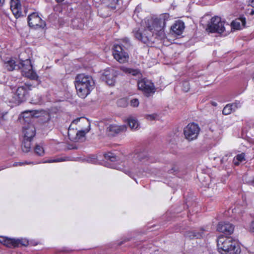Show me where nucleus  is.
<instances>
[{
	"label": "nucleus",
	"instance_id": "nucleus-54",
	"mask_svg": "<svg viewBox=\"0 0 254 254\" xmlns=\"http://www.w3.org/2000/svg\"><path fill=\"white\" fill-rule=\"evenodd\" d=\"M56 0L58 2H60L64 1V0Z\"/></svg>",
	"mask_w": 254,
	"mask_h": 254
},
{
	"label": "nucleus",
	"instance_id": "nucleus-45",
	"mask_svg": "<svg viewBox=\"0 0 254 254\" xmlns=\"http://www.w3.org/2000/svg\"><path fill=\"white\" fill-rule=\"evenodd\" d=\"M250 230L251 232H254V221L252 222L250 227Z\"/></svg>",
	"mask_w": 254,
	"mask_h": 254
},
{
	"label": "nucleus",
	"instance_id": "nucleus-56",
	"mask_svg": "<svg viewBox=\"0 0 254 254\" xmlns=\"http://www.w3.org/2000/svg\"><path fill=\"white\" fill-rule=\"evenodd\" d=\"M2 4V0H0V5Z\"/></svg>",
	"mask_w": 254,
	"mask_h": 254
},
{
	"label": "nucleus",
	"instance_id": "nucleus-47",
	"mask_svg": "<svg viewBox=\"0 0 254 254\" xmlns=\"http://www.w3.org/2000/svg\"><path fill=\"white\" fill-rule=\"evenodd\" d=\"M234 104H236V106H233V108H235V110L236 109H237V108H238L239 107H240V102H238V103H237V102H235V103H234Z\"/></svg>",
	"mask_w": 254,
	"mask_h": 254
},
{
	"label": "nucleus",
	"instance_id": "nucleus-38",
	"mask_svg": "<svg viewBox=\"0 0 254 254\" xmlns=\"http://www.w3.org/2000/svg\"><path fill=\"white\" fill-rule=\"evenodd\" d=\"M117 169H120L123 172H124L126 174H127L128 176L131 177V172L130 170L125 168L123 167V168H121L120 167L116 168Z\"/></svg>",
	"mask_w": 254,
	"mask_h": 254
},
{
	"label": "nucleus",
	"instance_id": "nucleus-60",
	"mask_svg": "<svg viewBox=\"0 0 254 254\" xmlns=\"http://www.w3.org/2000/svg\"><path fill=\"white\" fill-rule=\"evenodd\" d=\"M4 0H2V3L4 2Z\"/></svg>",
	"mask_w": 254,
	"mask_h": 254
},
{
	"label": "nucleus",
	"instance_id": "nucleus-28",
	"mask_svg": "<svg viewBox=\"0 0 254 254\" xmlns=\"http://www.w3.org/2000/svg\"><path fill=\"white\" fill-rule=\"evenodd\" d=\"M245 154L244 153L238 154L235 158H234V164L236 166L239 165L240 162L245 160Z\"/></svg>",
	"mask_w": 254,
	"mask_h": 254
},
{
	"label": "nucleus",
	"instance_id": "nucleus-29",
	"mask_svg": "<svg viewBox=\"0 0 254 254\" xmlns=\"http://www.w3.org/2000/svg\"><path fill=\"white\" fill-rule=\"evenodd\" d=\"M104 157L107 160L114 162L118 159V157L112 152H108L104 154Z\"/></svg>",
	"mask_w": 254,
	"mask_h": 254
},
{
	"label": "nucleus",
	"instance_id": "nucleus-24",
	"mask_svg": "<svg viewBox=\"0 0 254 254\" xmlns=\"http://www.w3.org/2000/svg\"><path fill=\"white\" fill-rule=\"evenodd\" d=\"M121 70L126 73H129L132 75L136 76L140 74V71L138 69L127 68L125 66H121Z\"/></svg>",
	"mask_w": 254,
	"mask_h": 254
},
{
	"label": "nucleus",
	"instance_id": "nucleus-22",
	"mask_svg": "<svg viewBox=\"0 0 254 254\" xmlns=\"http://www.w3.org/2000/svg\"><path fill=\"white\" fill-rule=\"evenodd\" d=\"M28 245V241L25 239H12V247H18L20 246H27Z\"/></svg>",
	"mask_w": 254,
	"mask_h": 254
},
{
	"label": "nucleus",
	"instance_id": "nucleus-8",
	"mask_svg": "<svg viewBox=\"0 0 254 254\" xmlns=\"http://www.w3.org/2000/svg\"><path fill=\"white\" fill-rule=\"evenodd\" d=\"M80 120H82L84 122H85L87 124V127L85 128L84 129H81L80 130H78L76 131V137L75 139L77 141H83L84 140V137L85 136V134L88 133L90 129V123L87 121H86V120L84 118H78L76 119L73 120L70 125L68 129V135L69 137H70V132L71 131H73V128H72L71 129L72 126L73 125V124H76L77 123H78Z\"/></svg>",
	"mask_w": 254,
	"mask_h": 254
},
{
	"label": "nucleus",
	"instance_id": "nucleus-48",
	"mask_svg": "<svg viewBox=\"0 0 254 254\" xmlns=\"http://www.w3.org/2000/svg\"><path fill=\"white\" fill-rule=\"evenodd\" d=\"M250 4L254 8V0H251L250 2Z\"/></svg>",
	"mask_w": 254,
	"mask_h": 254
},
{
	"label": "nucleus",
	"instance_id": "nucleus-34",
	"mask_svg": "<svg viewBox=\"0 0 254 254\" xmlns=\"http://www.w3.org/2000/svg\"><path fill=\"white\" fill-rule=\"evenodd\" d=\"M42 102V97L41 95H37L35 97H33L31 103L34 104H40Z\"/></svg>",
	"mask_w": 254,
	"mask_h": 254
},
{
	"label": "nucleus",
	"instance_id": "nucleus-40",
	"mask_svg": "<svg viewBox=\"0 0 254 254\" xmlns=\"http://www.w3.org/2000/svg\"><path fill=\"white\" fill-rule=\"evenodd\" d=\"M156 117V115L152 114V115H148L146 116V119L149 121H153L155 119Z\"/></svg>",
	"mask_w": 254,
	"mask_h": 254
},
{
	"label": "nucleus",
	"instance_id": "nucleus-25",
	"mask_svg": "<svg viewBox=\"0 0 254 254\" xmlns=\"http://www.w3.org/2000/svg\"><path fill=\"white\" fill-rule=\"evenodd\" d=\"M114 46H119L122 47V49H124L126 51H127L130 48L131 45L129 39L125 38L122 39V43L120 45H115Z\"/></svg>",
	"mask_w": 254,
	"mask_h": 254
},
{
	"label": "nucleus",
	"instance_id": "nucleus-33",
	"mask_svg": "<svg viewBox=\"0 0 254 254\" xmlns=\"http://www.w3.org/2000/svg\"><path fill=\"white\" fill-rule=\"evenodd\" d=\"M194 232V237L195 239H200L204 235L205 230L201 228L199 231H193Z\"/></svg>",
	"mask_w": 254,
	"mask_h": 254
},
{
	"label": "nucleus",
	"instance_id": "nucleus-32",
	"mask_svg": "<svg viewBox=\"0 0 254 254\" xmlns=\"http://www.w3.org/2000/svg\"><path fill=\"white\" fill-rule=\"evenodd\" d=\"M117 105L120 107H126L128 105V102L126 98H121L117 101Z\"/></svg>",
	"mask_w": 254,
	"mask_h": 254
},
{
	"label": "nucleus",
	"instance_id": "nucleus-11",
	"mask_svg": "<svg viewBox=\"0 0 254 254\" xmlns=\"http://www.w3.org/2000/svg\"><path fill=\"white\" fill-rule=\"evenodd\" d=\"M113 55L114 58L120 63L127 62L129 58L127 52L119 46H114Z\"/></svg>",
	"mask_w": 254,
	"mask_h": 254
},
{
	"label": "nucleus",
	"instance_id": "nucleus-20",
	"mask_svg": "<svg viewBox=\"0 0 254 254\" xmlns=\"http://www.w3.org/2000/svg\"><path fill=\"white\" fill-rule=\"evenodd\" d=\"M33 139L24 138L21 145V149L23 152L27 153L31 150V141Z\"/></svg>",
	"mask_w": 254,
	"mask_h": 254
},
{
	"label": "nucleus",
	"instance_id": "nucleus-5",
	"mask_svg": "<svg viewBox=\"0 0 254 254\" xmlns=\"http://www.w3.org/2000/svg\"><path fill=\"white\" fill-rule=\"evenodd\" d=\"M32 85L29 83H25L18 86L16 90L13 99L10 102L16 104H19L26 101L29 96V91L31 90Z\"/></svg>",
	"mask_w": 254,
	"mask_h": 254
},
{
	"label": "nucleus",
	"instance_id": "nucleus-57",
	"mask_svg": "<svg viewBox=\"0 0 254 254\" xmlns=\"http://www.w3.org/2000/svg\"><path fill=\"white\" fill-rule=\"evenodd\" d=\"M129 240V239H125V240L124 241L126 242V241H128Z\"/></svg>",
	"mask_w": 254,
	"mask_h": 254
},
{
	"label": "nucleus",
	"instance_id": "nucleus-1",
	"mask_svg": "<svg viewBox=\"0 0 254 254\" xmlns=\"http://www.w3.org/2000/svg\"><path fill=\"white\" fill-rule=\"evenodd\" d=\"M170 19L168 13L161 14L158 17L148 20L144 29L135 28L133 33L136 39L146 44H152L155 39L165 38L164 28L166 22Z\"/></svg>",
	"mask_w": 254,
	"mask_h": 254
},
{
	"label": "nucleus",
	"instance_id": "nucleus-46",
	"mask_svg": "<svg viewBox=\"0 0 254 254\" xmlns=\"http://www.w3.org/2000/svg\"><path fill=\"white\" fill-rule=\"evenodd\" d=\"M183 85L184 86H187L186 89H184L185 91V92H187L189 89V85L188 82H185V83H184Z\"/></svg>",
	"mask_w": 254,
	"mask_h": 254
},
{
	"label": "nucleus",
	"instance_id": "nucleus-53",
	"mask_svg": "<svg viewBox=\"0 0 254 254\" xmlns=\"http://www.w3.org/2000/svg\"><path fill=\"white\" fill-rule=\"evenodd\" d=\"M123 243H124V242H123V241H121V242H120L118 244H119V245H122Z\"/></svg>",
	"mask_w": 254,
	"mask_h": 254
},
{
	"label": "nucleus",
	"instance_id": "nucleus-39",
	"mask_svg": "<svg viewBox=\"0 0 254 254\" xmlns=\"http://www.w3.org/2000/svg\"><path fill=\"white\" fill-rule=\"evenodd\" d=\"M168 171L169 173H176L178 172V167L177 166H174L171 170Z\"/></svg>",
	"mask_w": 254,
	"mask_h": 254
},
{
	"label": "nucleus",
	"instance_id": "nucleus-41",
	"mask_svg": "<svg viewBox=\"0 0 254 254\" xmlns=\"http://www.w3.org/2000/svg\"><path fill=\"white\" fill-rule=\"evenodd\" d=\"M111 0V7L114 9L116 8L115 5L118 4V2L120 0Z\"/></svg>",
	"mask_w": 254,
	"mask_h": 254
},
{
	"label": "nucleus",
	"instance_id": "nucleus-51",
	"mask_svg": "<svg viewBox=\"0 0 254 254\" xmlns=\"http://www.w3.org/2000/svg\"><path fill=\"white\" fill-rule=\"evenodd\" d=\"M209 131H211V132H213L215 131V129L214 128H212V127H210Z\"/></svg>",
	"mask_w": 254,
	"mask_h": 254
},
{
	"label": "nucleus",
	"instance_id": "nucleus-55",
	"mask_svg": "<svg viewBox=\"0 0 254 254\" xmlns=\"http://www.w3.org/2000/svg\"><path fill=\"white\" fill-rule=\"evenodd\" d=\"M8 167H9V166H4L3 167H2V169H4L6 168H8Z\"/></svg>",
	"mask_w": 254,
	"mask_h": 254
},
{
	"label": "nucleus",
	"instance_id": "nucleus-17",
	"mask_svg": "<svg viewBox=\"0 0 254 254\" xmlns=\"http://www.w3.org/2000/svg\"><path fill=\"white\" fill-rule=\"evenodd\" d=\"M246 20L244 17H240L233 21L231 26L236 30H240L246 27Z\"/></svg>",
	"mask_w": 254,
	"mask_h": 254
},
{
	"label": "nucleus",
	"instance_id": "nucleus-26",
	"mask_svg": "<svg viewBox=\"0 0 254 254\" xmlns=\"http://www.w3.org/2000/svg\"><path fill=\"white\" fill-rule=\"evenodd\" d=\"M236 104H227L223 109L222 111L223 114L228 115L230 114L233 111H235V108L233 106H236Z\"/></svg>",
	"mask_w": 254,
	"mask_h": 254
},
{
	"label": "nucleus",
	"instance_id": "nucleus-19",
	"mask_svg": "<svg viewBox=\"0 0 254 254\" xmlns=\"http://www.w3.org/2000/svg\"><path fill=\"white\" fill-rule=\"evenodd\" d=\"M149 157L146 152H141L136 153L134 156V161L135 163H144L148 161Z\"/></svg>",
	"mask_w": 254,
	"mask_h": 254
},
{
	"label": "nucleus",
	"instance_id": "nucleus-23",
	"mask_svg": "<svg viewBox=\"0 0 254 254\" xmlns=\"http://www.w3.org/2000/svg\"><path fill=\"white\" fill-rule=\"evenodd\" d=\"M33 111H26L24 112L21 114L20 116V120H22L21 118H23V120L27 122V124L31 122V119L33 118V114H32Z\"/></svg>",
	"mask_w": 254,
	"mask_h": 254
},
{
	"label": "nucleus",
	"instance_id": "nucleus-31",
	"mask_svg": "<svg viewBox=\"0 0 254 254\" xmlns=\"http://www.w3.org/2000/svg\"><path fill=\"white\" fill-rule=\"evenodd\" d=\"M34 152L36 155L39 156H43L45 154L43 147L40 144L36 145L34 148Z\"/></svg>",
	"mask_w": 254,
	"mask_h": 254
},
{
	"label": "nucleus",
	"instance_id": "nucleus-21",
	"mask_svg": "<svg viewBox=\"0 0 254 254\" xmlns=\"http://www.w3.org/2000/svg\"><path fill=\"white\" fill-rule=\"evenodd\" d=\"M127 121L128 125L131 129H136L138 128L139 124L136 118L130 116L127 118Z\"/></svg>",
	"mask_w": 254,
	"mask_h": 254
},
{
	"label": "nucleus",
	"instance_id": "nucleus-15",
	"mask_svg": "<svg viewBox=\"0 0 254 254\" xmlns=\"http://www.w3.org/2000/svg\"><path fill=\"white\" fill-rule=\"evenodd\" d=\"M24 138L33 139L36 134V129L34 125L28 123L23 127Z\"/></svg>",
	"mask_w": 254,
	"mask_h": 254
},
{
	"label": "nucleus",
	"instance_id": "nucleus-59",
	"mask_svg": "<svg viewBox=\"0 0 254 254\" xmlns=\"http://www.w3.org/2000/svg\"><path fill=\"white\" fill-rule=\"evenodd\" d=\"M213 105L215 106L216 105V103H213Z\"/></svg>",
	"mask_w": 254,
	"mask_h": 254
},
{
	"label": "nucleus",
	"instance_id": "nucleus-44",
	"mask_svg": "<svg viewBox=\"0 0 254 254\" xmlns=\"http://www.w3.org/2000/svg\"><path fill=\"white\" fill-rule=\"evenodd\" d=\"M7 112H5V113H2L1 114V118L2 120H7V118H6V115H7Z\"/></svg>",
	"mask_w": 254,
	"mask_h": 254
},
{
	"label": "nucleus",
	"instance_id": "nucleus-37",
	"mask_svg": "<svg viewBox=\"0 0 254 254\" xmlns=\"http://www.w3.org/2000/svg\"><path fill=\"white\" fill-rule=\"evenodd\" d=\"M33 163L32 162H28L27 161H25L24 162H16L13 164L12 166L16 167V166H22L25 164H33Z\"/></svg>",
	"mask_w": 254,
	"mask_h": 254
},
{
	"label": "nucleus",
	"instance_id": "nucleus-30",
	"mask_svg": "<svg viewBox=\"0 0 254 254\" xmlns=\"http://www.w3.org/2000/svg\"><path fill=\"white\" fill-rule=\"evenodd\" d=\"M70 159L69 157H58L55 159H50L47 161H45L44 163H55V162H60L63 161H70Z\"/></svg>",
	"mask_w": 254,
	"mask_h": 254
},
{
	"label": "nucleus",
	"instance_id": "nucleus-7",
	"mask_svg": "<svg viewBox=\"0 0 254 254\" xmlns=\"http://www.w3.org/2000/svg\"><path fill=\"white\" fill-rule=\"evenodd\" d=\"M225 22L222 21L219 16H214L211 19L210 23L208 24L207 28L211 33H223L225 31L224 26Z\"/></svg>",
	"mask_w": 254,
	"mask_h": 254
},
{
	"label": "nucleus",
	"instance_id": "nucleus-27",
	"mask_svg": "<svg viewBox=\"0 0 254 254\" xmlns=\"http://www.w3.org/2000/svg\"><path fill=\"white\" fill-rule=\"evenodd\" d=\"M0 243L9 248H12V239L0 236Z\"/></svg>",
	"mask_w": 254,
	"mask_h": 254
},
{
	"label": "nucleus",
	"instance_id": "nucleus-12",
	"mask_svg": "<svg viewBox=\"0 0 254 254\" xmlns=\"http://www.w3.org/2000/svg\"><path fill=\"white\" fill-rule=\"evenodd\" d=\"M118 74L117 71L110 68L106 70L101 76V79L105 81L108 85L113 86L115 84L116 77Z\"/></svg>",
	"mask_w": 254,
	"mask_h": 254
},
{
	"label": "nucleus",
	"instance_id": "nucleus-52",
	"mask_svg": "<svg viewBox=\"0 0 254 254\" xmlns=\"http://www.w3.org/2000/svg\"><path fill=\"white\" fill-rule=\"evenodd\" d=\"M63 251L66 252V253H69L71 251V250H63Z\"/></svg>",
	"mask_w": 254,
	"mask_h": 254
},
{
	"label": "nucleus",
	"instance_id": "nucleus-13",
	"mask_svg": "<svg viewBox=\"0 0 254 254\" xmlns=\"http://www.w3.org/2000/svg\"><path fill=\"white\" fill-rule=\"evenodd\" d=\"M10 9L15 17L17 18L26 15L25 11H22V5L20 0H10Z\"/></svg>",
	"mask_w": 254,
	"mask_h": 254
},
{
	"label": "nucleus",
	"instance_id": "nucleus-2",
	"mask_svg": "<svg viewBox=\"0 0 254 254\" xmlns=\"http://www.w3.org/2000/svg\"><path fill=\"white\" fill-rule=\"evenodd\" d=\"M5 66L6 69L9 71L20 69L23 76L31 80H35L37 82V84H38L40 82L39 76L36 72L33 70L30 59L21 61L18 64H16L14 61H10L5 64Z\"/></svg>",
	"mask_w": 254,
	"mask_h": 254
},
{
	"label": "nucleus",
	"instance_id": "nucleus-16",
	"mask_svg": "<svg viewBox=\"0 0 254 254\" xmlns=\"http://www.w3.org/2000/svg\"><path fill=\"white\" fill-rule=\"evenodd\" d=\"M127 127L125 125H111L107 127V131L110 135L114 136L122 131H125Z\"/></svg>",
	"mask_w": 254,
	"mask_h": 254
},
{
	"label": "nucleus",
	"instance_id": "nucleus-43",
	"mask_svg": "<svg viewBox=\"0 0 254 254\" xmlns=\"http://www.w3.org/2000/svg\"><path fill=\"white\" fill-rule=\"evenodd\" d=\"M68 149H77L78 147L75 144L69 145L68 146Z\"/></svg>",
	"mask_w": 254,
	"mask_h": 254
},
{
	"label": "nucleus",
	"instance_id": "nucleus-14",
	"mask_svg": "<svg viewBox=\"0 0 254 254\" xmlns=\"http://www.w3.org/2000/svg\"><path fill=\"white\" fill-rule=\"evenodd\" d=\"M234 226L228 222H220L217 228V230L226 235H230L234 231Z\"/></svg>",
	"mask_w": 254,
	"mask_h": 254
},
{
	"label": "nucleus",
	"instance_id": "nucleus-35",
	"mask_svg": "<svg viewBox=\"0 0 254 254\" xmlns=\"http://www.w3.org/2000/svg\"><path fill=\"white\" fill-rule=\"evenodd\" d=\"M184 235L186 238L189 239H195L194 237V232L192 231L186 232Z\"/></svg>",
	"mask_w": 254,
	"mask_h": 254
},
{
	"label": "nucleus",
	"instance_id": "nucleus-49",
	"mask_svg": "<svg viewBox=\"0 0 254 254\" xmlns=\"http://www.w3.org/2000/svg\"><path fill=\"white\" fill-rule=\"evenodd\" d=\"M250 184H251V185H252V186L254 187V178L253 179V180H252L251 181Z\"/></svg>",
	"mask_w": 254,
	"mask_h": 254
},
{
	"label": "nucleus",
	"instance_id": "nucleus-18",
	"mask_svg": "<svg viewBox=\"0 0 254 254\" xmlns=\"http://www.w3.org/2000/svg\"><path fill=\"white\" fill-rule=\"evenodd\" d=\"M185 26L184 23L182 21H176L171 27V29L173 33L180 35L183 32Z\"/></svg>",
	"mask_w": 254,
	"mask_h": 254
},
{
	"label": "nucleus",
	"instance_id": "nucleus-4",
	"mask_svg": "<svg viewBox=\"0 0 254 254\" xmlns=\"http://www.w3.org/2000/svg\"><path fill=\"white\" fill-rule=\"evenodd\" d=\"M217 249L221 254H238L241 249L237 242L230 237L220 236L217 239Z\"/></svg>",
	"mask_w": 254,
	"mask_h": 254
},
{
	"label": "nucleus",
	"instance_id": "nucleus-50",
	"mask_svg": "<svg viewBox=\"0 0 254 254\" xmlns=\"http://www.w3.org/2000/svg\"><path fill=\"white\" fill-rule=\"evenodd\" d=\"M250 14L252 15L254 14V10L253 9H251Z\"/></svg>",
	"mask_w": 254,
	"mask_h": 254
},
{
	"label": "nucleus",
	"instance_id": "nucleus-61",
	"mask_svg": "<svg viewBox=\"0 0 254 254\" xmlns=\"http://www.w3.org/2000/svg\"><path fill=\"white\" fill-rule=\"evenodd\" d=\"M185 89H186V88H187V86H185Z\"/></svg>",
	"mask_w": 254,
	"mask_h": 254
},
{
	"label": "nucleus",
	"instance_id": "nucleus-10",
	"mask_svg": "<svg viewBox=\"0 0 254 254\" xmlns=\"http://www.w3.org/2000/svg\"><path fill=\"white\" fill-rule=\"evenodd\" d=\"M28 25L34 29L44 28L46 26V22L40 17L38 13L33 12L28 16Z\"/></svg>",
	"mask_w": 254,
	"mask_h": 254
},
{
	"label": "nucleus",
	"instance_id": "nucleus-6",
	"mask_svg": "<svg viewBox=\"0 0 254 254\" xmlns=\"http://www.w3.org/2000/svg\"><path fill=\"white\" fill-rule=\"evenodd\" d=\"M138 89L142 91L147 97L152 96L156 91L154 83L145 78L141 79L137 82Z\"/></svg>",
	"mask_w": 254,
	"mask_h": 254
},
{
	"label": "nucleus",
	"instance_id": "nucleus-58",
	"mask_svg": "<svg viewBox=\"0 0 254 254\" xmlns=\"http://www.w3.org/2000/svg\"><path fill=\"white\" fill-rule=\"evenodd\" d=\"M253 80L254 81V73H253Z\"/></svg>",
	"mask_w": 254,
	"mask_h": 254
},
{
	"label": "nucleus",
	"instance_id": "nucleus-9",
	"mask_svg": "<svg viewBox=\"0 0 254 254\" xmlns=\"http://www.w3.org/2000/svg\"><path fill=\"white\" fill-rule=\"evenodd\" d=\"M199 129L197 124L193 123L189 124L184 130L185 137L189 141L196 139L199 133Z\"/></svg>",
	"mask_w": 254,
	"mask_h": 254
},
{
	"label": "nucleus",
	"instance_id": "nucleus-36",
	"mask_svg": "<svg viewBox=\"0 0 254 254\" xmlns=\"http://www.w3.org/2000/svg\"><path fill=\"white\" fill-rule=\"evenodd\" d=\"M139 103V101L136 98L132 99L130 101V105L133 107H138Z\"/></svg>",
	"mask_w": 254,
	"mask_h": 254
},
{
	"label": "nucleus",
	"instance_id": "nucleus-3",
	"mask_svg": "<svg viewBox=\"0 0 254 254\" xmlns=\"http://www.w3.org/2000/svg\"><path fill=\"white\" fill-rule=\"evenodd\" d=\"M94 86L95 83L91 76L84 73L76 75L75 86L77 94L81 98H84L89 94Z\"/></svg>",
	"mask_w": 254,
	"mask_h": 254
},
{
	"label": "nucleus",
	"instance_id": "nucleus-42",
	"mask_svg": "<svg viewBox=\"0 0 254 254\" xmlns=\"http://www.w3.org/2000/svg\"><path fill=\"white\" fill-rule=\"evenodd\" d=\"M228 155H226L224 156H223L221 159V164H223L225 162H226L228 160Z\"/></svg>",
	"mask_w": 254,
	"mask_h": 254
}]
</instances>
